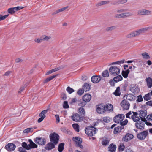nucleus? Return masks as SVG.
I'll return each mask as SVG.
<instances>
[{"label": "nucleus", "mask_w": 152, "mask_h": 152, "mask_svg": "<svg viewBox=\"0 0 152 152\" xmlns=\"http://www.w3.org/2000/svg\"><path fill=\"white\" fill-rule=\"evenodd\" d=\"M151 29V27H150L139 29L129 34L126 35V37L127 38H130L138 36L140 34L144 33Z\"/></svg>", "instance_id": "2"}, {"label": "nucleus", "mask_w": 152, "mask_h": 152, "mask_svg": "<svg viewBox=\"0 0 152 152\" xmlns=\"http://www.w3.org/2000/svg\"><path fill=\"white\" fill-rule=\"evenodd\" d=\"M116 28V27L115 26L107 27L106 28V31L107 32H110L115 30Z\"/></svg>", "instance_id": "35"}, {"label": "nucleus", "mask_w": 152, "mask_h": 152, "mask_svg": "<svg viewBox=\"0 0 152 152\" xmlns=\"http://www.w3.org/2000/svg\"><path fill=\"white\" fill-rule=\"evenodd\" d=\"M146 80L148 88H151L152 86V79L148 77L146 78Z\"/></svg>", "instance_id": "24"}, {"label": "nucleus", "mask_w": 152, "mask_h": 152, "mask_svg": "<svg viewBox=\"0 0 152 152\" xmlns=\"http://www.w3.org/2000/svg\"><path fill=\"white\" fill-rule=\"evenodd\" d=\"M63 106L64 108H67L69 107L68 102L66 101H64L63 104Z\"/></svg>", "instance_id": "56"}, {"label": "nucleus", "mask_w": 152, "mask_h": 152, "mask_svg": "<svg viewBox=\"0 0 152 152\" xmlns=\"http://www.w3.org/2000/svg\"><path fill=\"white\" fill-rule=\"evenodd\" d=\"M144 9L139 10L137 12V15L139 16H144Z\"/></svg>", "instance_id": "44"}, {"label": "nucleus", "mask_w": 152, "mask_h": 152, "mask_svg": "<svg viewBox=\"0 0 152 152\" xmlns=\"http://www.w3.org/2000/svg\"><path fill=\"white\" fill-rule=\"evenodd\" d=\"M61 97L62 99L63 100H65L66 98V94L62 92L61 93Z\"/></svg>", "instance_id": "52"}, {"label": "nucleus", "mask_w": 152, "mask_h": 152, "mask_svg": "<svg viewBox=\"0 0 152 152\" xmlns=\"http://www.w3.org/2000/svg\"><path fill=\"white\" fill-rule=\"evenodd\" d=\"M55 117L56 119V123H58L60 122L59 116L58 115H55Z\"/></svg>", "instance_id": "60"}, {"label": "nucleus", "mask_w": 152, "mask_h": 152, "mask_svg": "<svg viewBox=\"0 0 152 152\" xmlns=\"http://www.w3.org/2000/svg\"><path fill=\"white\" fill-rule=\"evenodd\" d=\"M97 131V129L92 126L88 127L85 129L86 134L90 136H92L94 135Z\"/></svg>", "instance_id": "3"}, {"label": "nucleus", "mask_w": 152, "mask_h": 152, "mask_svg": "<svg viewBox=\"0 0 152 152\" xmlns=\"http://www.w3.org/2000/svg\"><path fill=\"white\" fill-rule=\"evenodd\" d=\"M133 96L132 94H128L126 95V99L129 100H133Z\"/></svg>", "instance_id": "45"}, {"label": "nucleus", "mask_w": 152, "mask_h": 152, "mask_svg": "<svg viewBox=\"0 0 152 152\" xmlns=\"http://www.w3.org/2000/svg\"><path fill=\"white\" fill-rule=\"evenodd\" d=\"M121 107L124 110H127L129 108L130 104L129 102L125 99H124L121 103Z\"/></svg>", "instance_id": "9"}, {"label": "nucleus", "mask_w": 152, "mask_h": 152, "mask_svg": "<svg viewBox=\"0 0 152 152\" xmlns=\"http://www.w3.org/2000/svg\"><path fill=\"white\" fill-rule=\"evenodd\" d=\"M144 16L150 15L152 14L151 11L146 9H144Z\"/></svg>", "instance_id": "37"}, {"label": "nucleus", "mask_w": 152, "mask_h": 152, "mask_svg": "<svg viewBox=\"0 0 152 152\" xmlns=\"http://www.w3.org/2000/svg\"><path fill=\"white\" fill-rule=\"evenodd\" d=\"M91 95L89 94H87L83 96V101H85L86 102H88L91 99Z\"/></svg>", "instance_id": "21"}, {"label": "nucleus", "mask_w": 152, "mask_h": 152, "mask_svg": "<svg viewBox=\"0 0 152 152\" xmlns=\"http://www.w3.org/2000/svg\"><path fill=\"white\" fill-rule=\"evenodd\" d=\"M18 151L20 152H26V149L22 147H19Z\"/></svg>", "instance_id": "53"}, {"label": "nucleus", "mask_w": 152, "mask_h": 152, "mask_svg": "<svg viewBox=\"0 0 152 152\" xmlns=\"http://www.w3.org/2000/svg\"><path fill=\"white\" fill-rule=\"evenodd\" d=\"M48 110V109H47L46 110H43L39 114V116L41 117L37 121L38 123H40L42 122L46 117V116L44 115L47 113Z\"/></svg>", "instance_id": "13"}, {"label": "nucleus", "mask_w": 152, "mask_h": 152, "mask_svg": "<svg viewBox=\"0 0 152 152\" xmlns=\"http://www.w3.org/2000/svg\"><path fill=\"white\" fill-rule=\"evenodd\" d=\"M103 121L105 122H110V118L108 117H104L103 118Z\"/></svg>", "instance_id": "59"}, {"label": "nucleus", "mask_w": 152, "mask_h": 152, "mask_svg": "<svg viewBox=\"0 0 152 152\" xmlns=\"http://www.w3.org/2000/svg\"><path fill=\"white\" fill-rule=\"evenodd\" d=\"M120 14H115L114 16V18L115 19L121 18Z\"/></svg>", "instance_id": "62"}, {"label": "nucleus", "mask_w": 152, "mask_h": 152, "mask_svg": "<svg viewBox=\"0 0 152 152\" xmlns=\"http://www.w3.org/2000/svg\"><path fill=\"white\" fill-rule=\"evenodd\" d=\"M53 142H50L48 143L46 145L45 149L46 150H50L55 148V145L57 144H55Z\"/></svg>", "instance_id": "19"}, {"label": "nucleus", "mask_w": 152, "mask_h": 152, "mask_svg": "<svg viewBox=\"0 0 152 152\" xmlns=\"http://www.w3.org/2000/svg\"><path fill=\"white\" fill-rule=\"evenodd\" d=\"M144 99L148 101L151 99L150 96V94L149 93H148V94H146L143 97Z\"/></svg>", "instance_id": "47"}, {"label": "nucleus", "mask_w": 152, "mask_h": 152, "mask_svg": "<svg viewBox=\"0 0 152 152\" xmlns=\"http://www.w3.org/2000/svg\"><path fill=\"white\" fill-rule=\"evenodd\" d=\"M148 134V132L147 130L144 131L138 134L137 137L140 140H143L145 139Z\"/></svg>", "instance_id": "10"}, {"label": "nucleus", "mask_w": 152, "mask_h": 152, "mask_svg": "<svg viewBox=\"0 0 152 152\" xmlns=\"http://www.w3.org/2000/svg\"><path fill=\"white\" fill-rule=\"evenodd\" d=\"M119 0L116 1H114L113 2L111 3V4L113 5H118L119 4Z\"/></svg>", "instance_id": "64"}, {"label": "nucleus", "mask_w": 152, "mask_h": 152, "mask_svg": "<svg viewBox=\"0 0 152 152\" xmlns=\"http://www.w3.org/2000/svg\"><path fill=\"white\" fill-rule=\"evenodd\" d=\"M9 15V14L5 15L3 16L0 15V21L5 19Z\"/></svg>", "instance_id": "55"}, {"label": "nucleus", "mask_w": 152, "mask_h": 152, "mask_svg": "<svg viewBox=\"0 0 152 152\" xmlns=\"http://www.w3.org/2000/svg\"><path fill=\"white\" fill-rule=\"evenodd\" d=\"M133 115L131 116V118L134 121L136 122L135 125L136 128L138 129L142 130L144 128L145 124L143 121L142 120H140V118L138 117L137 113L136 112H133Z\"/></svg>", "instance_id": "1"}, {"label": "nucleus", "mask_w": 152, "mask_h": 152, "mask_svg": "<svg viewBox=\"0 0 152 152\" xmlns=\"http://www.w3.org/2000/svg\"><path fill=\"white\" fill-rule=\"evenodd\" d=\"M42 39L38 38H36L34 40V41L35 42L38 43H40L42 42Z\"/></svg>", "instance_id": "57"}, {"label": "nucleus", "mask_w": 152, "mask_h": 152, "mask_svg": "<svg viewBox=\"0 0 152 152\" xmlns=\"http://www.w3.org/2000/svg\"><path fill=\"white\" fill-rule=\"evenodd\" d=\"M33 129L31 128H27L23 131V133H28L29 132H31L33 131Z\"/></svg>", "instance_id": "49"}, {"label": "nucleus", "mask_w": 152, "mask_h": 152, "mask_svg": "<svg viewBox=\"0 0 152 152\" xmlns=\"http://www.w3.org/2000/svg\"><path fill=\"white\" fill-rule=\"evenodd\" d=\"M116 146L113 143L111 144L109 146L108 149L109 152H115L116 150Z\"/></svg>", "instance_id": "18"}, {"label": "nucleus", "mask_w": 152, "mask_h": 152, "mask_svg": "<svg viewBox=\"0 0 152 152\" xmlns=\"http://www.w3.org/2000/svg\"><path fill=\"white\" fill-rule=\"evenodd\" d=\"M130 90L134 93H137L140 91V89L137 87L134 86L130 88Z\"/></svg>", "instance_id": "22"}, {"label": "nucleus", "mask_w": 152, "mask_h": 152, "mask_svg": "<svg viewBox=\"0 0 152 152\" xmlns=\"http://www.w3.org/2000/svg\"><path fill=\"white\" fill-rule=\"evenodd\" d=\"M76 144L80 148H82L83 146L81 144L82 142V140H79V141H75Z\"/></svg>", "instance_id": "48"}, {"label": "nucleus", "mask_w": 152, "mask_h": 152, "mask_svg": "<svg viewBox=\"0 0 152 152\" xmlns=\"http://www.w3.org/2000/svg\"><path fill=\"white\" fill-rule=\"evenodd\" d=\"M125 146L123 143H121L118 147L119 151H122L124 150Z\"/></svg>", "instance_id": "43"}, {"label": "nucleus", "mask_w": 152, "mask_h": 152, "mask_svg": "<svg viewBox=\"0 0 152 152\" xmlns=\"http://www.w3.org/2000/svg\"><path fill=\"white\" fill-rule=\"evenodd\" d=\"M128 122V120L127 119H126L123 121H121V122H120V125L121 126H124Z\"/></svg>", "instance_id": "58"}, {"label": "nucleus", "mask_w": 152, "mask_h": 152, "mask_svg": "<svg viewBox=\"0 0 152 152\" xmlns=\"http://www.w3.org/2000/svg\"><path fill=\"white\" fill-rule=\"evenodd\" d=\"M86 103L85 101L83 100V102H80L79 104V105L81 107H83L85 106L86 104Z\"/></svg>", "instance_id": "61"}, {"label": "nucleus", "mask_w": 152, "mask_h": 152, "mask_svg": "<svg viewBox=\"0 0 152 152\" xmlns=\"http://www.w3.org/2000/svg\"><path fill=\"white\" fill-rule=\"evenodd\" d=\"M68 7H69L68 6H66V7L62 8L56 11L55 12H54V13H53V14H56L57 13H58L61 12L64 10H66L68 8Z\"/></svg>", "instance_id": "33"}, {"label": "nucleus", "mask_w": 152, "mask_h": 152, "mask_svg": "<svg viewBox=\"0 0 152 152\" xmlns=\"http://www.w3.org/2000/svg\"><path fill=\"white\" fill-rule=\"evenodd\" d=\"M143 100V98L141 95H140L137 96V99L136 100L137 102H140Z\"/></svg>", "instance_id": "51"}, {"label": "nucleus", "mask_w": 152, "mask_h": 152, "mask_svg": "<svg viewBox=\"0 0 152 152\" xmlns=\"http://www.w3.org/2000/svg\"><path fill=\"white\" fill-rule=\"evenodd\" d=\"M22 147H23L27 150H30L28 145L25 142H23L22 143Z\"/></svg>", "instance_id": "39"}, {"label": "nucleus", "mask_w": 152, "mask_h": 152, "mask_svg": "<svg viewBox=\"0 0 152 152\" xmlns=\"http://www.w3.org/2000/svg\"><path fill=\"white\" fill-rule=\"evenodd\" d=\"M101 79V77L100 76H93L91 78V81L94 83H98Z\"/></svg>", "instance_id": "17"}, {"label": "nucleus", "mask_w": 152, "mask_h": 152, "mask_svg": "<svg viewBox=\"0 0 152 152\" xmlns=\"http://www.w3.org/2000/svg\"><path fill=\"white\" fill-rule=\"evenodd\" d=\"M49 137L51 142H53L55 144H58L59 136L55 132L51 133L50 134Z\"/></svg>", "instance_id": "4"}, {"label": "nucleus", "mask_w": 152, "mask_h": 152, "mask_svg": "<svg viewBox=\"0 0 152 152\" xmlns=\"http://www.w3.org/2000/svg\"><path fill=\"white\" fill-rule=\"evenodd\" d=\"M84 92V90L83 89H80L78 90L77 92V94L80 96H81L83 93Z\"/></svg>", "instance_id": "54"}, {"label": "nucleus", "mask_w": 152, "mask_h": 152, "mask_svg": "<svg viewBox=\"0 0 152 152\" xmlns=\"http://www.w3.org/2000/svg\"><path fill=\"white\" fill-rule=\"evenodd\" d=\"M28 141L30 143L28 144L30 149L32 148H36L37 147V145L34 143L31 139H29Z\"/></svg>", "instance_id": "20"}, {"label": "nucleus", "mask_w": 152, "mask_h": 152, "mask_svg": "<svg viewBox=\"0 0 152 152\" xmlns=\"http://www.w3.org/2000/svg\"><path fill=\"white\" fill-rule=\"evenodd\" d=\"M60 69V68L59 67H57L52 69V70H50L47 72L45 74V75H49L50 74L53 72H55Z\"/></svg>", "instance_id": "29"}, {"label": "nucleus", "mask_w": 152, "mask_h": 152, "mask_svg": "<svg viewBox=\"0 0 152 152\" xmlns=\"http://www.w3.org/2000/svg\"><path fill=\"white\" fill-rule=\"evenodd\" d=\"M83 89L86 92L89 91L90 89V85L88 83L84 84Z\"/></svg>", "instance_id": "26"}, {"label": "nucleus", "mask_w": 152, "mask_h": 152, "mask_svg": "<svg viewBox=\"0 0 152 152\" xmlns=\"http://www.w3.org/2000/svg\"><path fill=\"white\" fill-rule=\"evenodd\" d=\"M78 110L79 113L80 114L83 115H85V110L83 108L80 107L79 108Z\"/></svg>", "instance_id": "46"}, {"label": "nucleus", "mask_w": 152, "mask_h": 152, "mask_svg": "<svg viewBox=\"0 0 152 152\" xmlns=\"http://www.w3.org/2000/svg\"><path fill=\"white\" fill-rule=\"evenodd\" d=\"M105 112L106 111L109 112H112L113 110V105L110 104H107L104 105Z\"/></svg>", "instance_id": "15"}, {"label": "nucleus", "mask_w": 152, "mask_h": 152, "mask_svg": "<svg viewBox=\"0 0 152 152\" xmlns=\"http://www.w3.org/2000/svg\"><path fill=\"white\" fill-rule=\"evenodd\" d=\"M109 72L110 74L113 76H116L120 73V69L115 66H111L109 69Z\"/></svg>", "instance_id": "5"}, {"label": "nucleus", "mask_w": 152, "mask_h": 152, "mask_svg": "<svg viewBox=\"0 0 152 152\" xmlns=\"http://www.w3.org/2000/svg\"><path fill=\"white\" fill-rule=\"evenodd\" d=\"M124 128V127L122 126H118L115 127L114 129V133L115 134H117V133L120 132L121 130Z\"/></svg>", "instance_id": "23"}, {"label": "nucleus", "mask_w": 152, "mask_h": 152, "mask_svg": "<svg viewBox=\"0 0 152 152\" xmlns=\"http://www.w3.org/2000/svg\"><path fill=\"white\" fill-rule=\"evenodd\" d=\"M141 56L143 59L145 60L149 59L150 58L148 54L146 52L142 53L141 54Z\"/></svg>", "instance_id": "25"}, {"label": "nucleus", "mask_w": 152, "mask_h": 152, "mask_svg": "<svg viewBox=\"0 0 152 152\" xmlns=\"http://www.w3.org/2000/svg\"><path fill=\"white\" fill-rule=\"evenodd\" d=\"M42 41H47L50 39H51V37L50 36H48L46 35H44L42 37Z\"/></svg>", "instance_id": "42"}, {"label": "nucleus", "mask_w": 152, "mask_h": 152, "mask_svg": "<svg viewBox=\"0 0 152 152\" xmlns=\"http://www.w3.org/2000/svg\"><path fill=\"white\" fill-rule=\"evenodd\" d=\"M125 14L126 15V18L130 17L133 15V14L132 13L129 12L125 13Z\"/></svg>", "instance_id": "63"}, {"label": "nucleus", "mask_w": 152, "mask_h": 152, "mask_svg": "<svg viewBox=\"0 0 152 152\" xmlns=\"http://www.w3.org/2000/svg\"><path fill=\"white\" fill-rule=\"evenodd\" d=\"M102 75L104 77H107L109 76L108 71L107 70L103 71L102 73Z\"/></svg>", "instance_id": "40"}, {"label": "nucleus", "mask_w": 152, "mask_h": 152, "mask_svg": "<svg viewBox=\"0 0 152 152\" xmlns=\"http://www.w3.org/2000/svg\"><path fill=\"white\" fill-rule=\"evenodd\" d=\"M71 118L73 121L76 122H79L83 120V117L79 114L76 113L72 116Z\"/></svg>", "instance_id": "6"}, {"label": "nucleus", "mask_w": 152, "mask_h": 152, "mask_svg": "<svg viewBox=\"0 0 152 152\" xmlns=\"http://www.w3.org/2000/svg\"><path fill=\"white\" fill-rule=\"evenodd\" d=\"M34 141L37 144L41 145H45L46 142V140L41 137H37L34 139Z\"/></svg>", "instance_id": "8"}, {"label": "nucleus", "mask_w": 152, "mask_h": 152, "mask_svg": "<svg viewBox=\"0 0 152 152\" xmlns=\"http://www.w3.org/2000/svg\"><path fill=\"white\" fill-rule=\"evenodd\" d=\"M64 143H61L59 144L58 149L59 152L62 151L64 149Z\"/></svg>", "instance_id": "31"}, {"label": "nucleus", "mask_w": 152, "mask_h": 152, "mask_svg": "<svg viewBox=\"0 0 152 152\" xmlns=\"http://www.w3.org/2000/svg\"><path fill=\"white\" fill-rule=\"evenodd\" d=\"M109 142V140L107 139H105L103 140L102 143L103 145H106L108 144Z\"/></svg>", "instance_id": "41"}, {"label": "nucleus", "mask_w": 152, "mask_h": 152, "mask_svg": "<svg viewBox=\"0 0 152 152\" xmlns=\"http://www.w3.org/2000/svg\"><path fill=\"white\" fill-rule=\"evenodd\" d=\"M147 115V111L145 110H141L140 111L139 116L141 120L145 122L146 121L145 117Z\"/></svg>", "instance_id": "12"}, {"label": "nucleus", "mask_w": 152, "mask_h": 152, "mask_svg": "<svg viewBox=\"0 0 152 152\" xmlns=\"http://www.w3.org/2000/svg\"><path fill=\"white\" fill-rule=\"evenodd\" d=\"M129 70L127 69L125 71H123L122 72V75L123 77L125 78H127L128 76V74L129 72Z\"/></svg>", "instance_id": "30"}, {"label": "nucleus", "mask_w": 152, "mask_h": 152, "mask_svg": "<svg viewBox=\"0 0 152 152\" xmlns=\"http://www.w3.org/2000/svg\"><path fill=\"white\" fill-rule=\"evenodd\" d=\"M110 2L108 1H102L97 3L96 4V6H100L108 4Z\"/></svg>", "instance_id": "27"}, {"label": "nucleus", "mask_w": 152, "mask_h": 152, "mask_svg": "<svg viewBox=\"0 0 152 152\" xmlns=\"http://www.w3.org/2000/svg\"><path fill=\"white\" fill-rule=\"evenodd\" d=\"M7 12L8 13L10 14H13L15 12V10L14 7L10 8L7 10Z\"/></svg>", "instance_id": "36"}, {"label": "nucleus", "mask_w": 152, "mask_h": 152, "mask_svg": "<svg viewBox=\"0 0 152 152\" xmlns=\"http://www.w3.org/2000/svg\"><path fill=\"white\" fill-rule=\"evenodd\" d=\"M113 94L116 96H120L121 94L120 89L119 87H118L115 91L113 93Z\"/></svg>", "instance_id": "32"}, {"label": "nucleus", "mask_w": 152, "mask_h": 152, "mask_svg": "<svg viewBox=\"0 0 152 152\" xmlns=\"http://www.w3.org/2000/svg\"><path fill=\"white\" fill-rule=\"evenodd\" d=\"M133 137L134 136L132 134L128 133L123 137L122 140L124 141L127 142L133 138Z\"/></svg>", "instance_id": "16"}, {"label": "nucleus", "mask_w": 152, "mask_h": 152, "mask_svg": "<svg viewBox=\"0 0 152 152\" xmlns=\"http://www.w3.org/2000/svg\"><path fill=\"white\" fill-rule=\"evenodd\" d=\"M72 127L77 132L79 131V126L77 124H72Z\"/></svg>", "instance_id": "34"}, {"label": "nucleus", "mask_w": 152, "mask_h": 152, "mask_svg": "<svg viewBox=\"0 0 152 152\" xmlns=\"http://www.w3.org/2000/svg\"><path fill=\"white\" fill-rule=\"evenodd\" d=\"M96 110L99 114H102L105 113L104 104H100L96 106Z\"/></svg>", "instance_id": "7"}, {"label": "nucleus", "mask_w": 152, "mask_h": 152, "mask_svg": "<svg viewBox=\"0 0 152 152\" xmlns=\"http://www.w3.org/2000/svg\"><path fill=\"white\" fill-rule=\"evenodd\" d=\"M124 115L123 114H118L115 116L113 118V121L116 123H119L124 119Z\"/></svg>", "instance_id": "11"}, {"label": "nucleus", "mask_w": 152, "mask_h": 152, "mask_svg": "<svg viewBox=\"0 0 152 152\" xmlns=\"http://www.w3.org/2000/svg\"><path fill=\"white\" fill-rule=\"evenodd\" d=\"M5 148L8 151H12L15 149L16 146L13 143H9L5 146Z\"/></svg>", "instance_id": "14"}, {"label": "nucleus", "mask_w": 152, "mask_h": 152, "mask_svg": "<svg viewBox=\"0 0 152 152\" xmlns=\"http://www.w3.org/2000/svg\"><path fill=\"white\" fill-rule=\"evenodd\" d=\"M66 91L69 93L71 94L74 91V90L72 88H71L70 87H68L66 89Z\"/></svg>", "instance_id": "50"}, {"label": "nucleus", "mask_w": 152, "mask_h": 152, "mask_svg": "<svg viewBox=\"0 0 152 152\" xmlns=\"http://www.w3.org/2000/svg\"><path fill=\"white\" fill-rule=\"evenodd\" d=\"M123 79V77L121 75H118L113 78V80L115 82H118L121 81Z\"/></svg>", "instance_id": "28"}, {"label": "nucleus", "mask_w": 152, "mask_h": 152, "mask_svg": "<svg viewBox=\"0 0 152 152\" xmlns=\"http://www.w3.org/2000/svg\"><path fill=\"white\" fill-rule=\"evenodd\" d=\"M61 130L63 132L66 134H68L70 131L65 127H64L61 128Z\"/></svg>", "instance_id": "38"}]
</instances>
